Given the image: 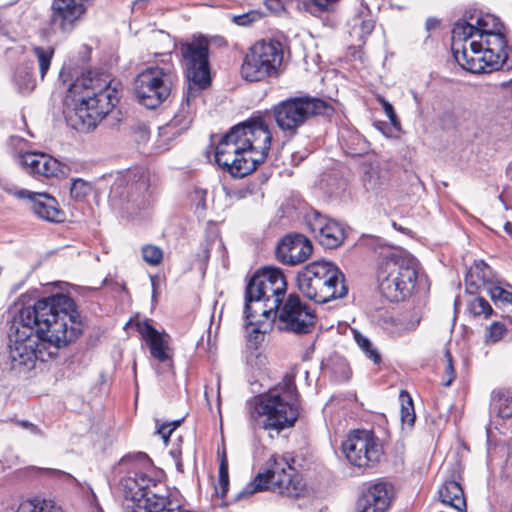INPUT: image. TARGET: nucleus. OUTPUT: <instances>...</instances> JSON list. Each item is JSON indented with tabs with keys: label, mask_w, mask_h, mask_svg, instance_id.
Here are the masks:
<instances>
[{
	"label": "nucleus",
	"mask_w": 512,
	"mask_h": 512,
	"mask_svg": "<svg viewBox=\"0 0 512 512\" xmlns=\"http://www.w3.org/2000/svg\"><path fill=\"white\" fill-rule=\"evenodd\" d=\"M117 102V90L108 76L89 71L68 84L63 112L73 129L86 133L95 129Z\"/></svg>",
	"instance_id": "nucleus-3"
},
{
	"label": "nucleus",
	"mask_w": 512,
	"mask_h": 512,
	"mask_svg": "<svg viewBox=\"0 0 512 512\" xmlns=\"http://www.w3.org/2000/svg\"><path fill=\"white\" fill-rule=\"evenodd\" d=\"M333 111V107L327 101L310 96L288 98L272 109L277 126L289 135H295L298 128L310 118L319 115L330 116Z\"/></svg>",
	"instance_id": "nucleus-9"
},
{
	"label": "nucleus",
	"mask_w": 512,
	"mask_h": 512,
	"mask_svg": "<svg viewBox=\"0 0 512 512\" xmlns=\"http://www.w3.org/2000/svg\"><path fill=\"white\" fill-rule=\"evenodd\" d=\"M180 421H175L168 424H163L158 429V434L161 435L162 439L165 443H167L170 435L172 432L176 429V427L179 425Z\"/></svg>",
	"instance_id": "nucleus-50"
},
{
	"label": "nucleus",
	"mask_w": 512,
	"mask_h": 512,
	"mask_svg": "<svg viewBox=\"0 0 512 512\" xmlns=\"http://www.w3.org/2000/svg\"><path fill=\"white\" fill-rule=\"evenodd\" d=\"M301 293L318 304L341 299L348 293L343 272L330 261H314L297 275Z\"/></svg>",
	"instance_id": "nucleus-6"
},
{
	"label": "nucleus",
	"mask_w": 512,
	"mask_h": 512,
	"mask_svg": "<svg viewBox=\"0 0 512 512\" xmlns=\"http://www.w3.org/2000/svg\"><path fill=\"white\" fill-rule=\"evenodd\" d=\"M147 0H136L133 4V9H140L144 6Z\"/></svg>",
	"instance_id": "nucleus-57"
},
{
	"label": "nucleus",
	"mask_w": 512,
	"mask_h": 512,
	"mask_svg": "<svg viewBox=\"0 0 512 512\" xmlns=\"http://www.w3.org/2000/svg\"><path fill=\"white\" fill-rule=\"evenodd\" d=\"M504 230L507 234H509L512 237V222H506L504 225Z\"/></svg>",
	"instance_id": "nucleus-59"
},
{
	"label": "nucleus",
	"mask_w": 512,
	"mask_h": 512,
	"mask_svg": "<svg viewBox=\"0 0 512 512\" xmlns=\"http://www.w3.org/2000/svg\"><path fill=\"white\" fill-rule=\"evenodd\" d=\"M40 155L41 153L36 152L19 153L17 157L18 163L25 169L27 173L34 175L36 168H38Z\"/></svg>",
	"instance_id": "nucleus-44"
},
{
	"label": "nucleus",
	"mask_w": 512,
	"mask_h": 512,
	"mask_svg": "<svg viewBox=\"0 0 512 512\" xmlns=\"http://www.w3.org/2000/svg\"><path fill=\"white\" fill-rule=\"evenodd\" d=\"M270 461L272 463L266 473H259L248 483L237 494V500L263 490H271L290 498H299L307 494L302 478L292 467L294 459L290 455L273 456Z\"/></svg>",
	"instance_id": "nucleus-7"
},
{
	"label": "nucleus",
	"mask_w": 512,
	"mask_h": 512,
	"mask_svg": "<svg viewBox=\"0 0 512 512\" xmlns=\"http://www.w3.org/2000/svg\"><path fill=\"white\" fill-rule=\"evenodd\" d=\"M282 61V44L274 39H263L249 48L243 59L240 73L246 81H262L275 75Z\"/></svg>",
	"instance_id": "nucleus-10"
},
{
	"label": "nucleus",
	"mask_w": 512,
	"mask_h": 512,
	"mask_svg": "<svg viewBox=\"0 0 512 512\" xmlns=\"http://www.w3.org/2000/svg\"><path fill=\"white\" fill-rule=\"evenodd\" d=\"M91 191V184L82 179L73 180L70 187V195L76 201H83L91 193Z\"/></svg>",
	"instance_id": "nucleus-43"
},
{
	"label": "nucleus",
	"mask_w": 512,
	"mask_h": 512,
	"mask_svg": "<svg viewBox=\"0 0 512 512\" xmlns=\"http://www.w3.org/2000/svg\"><path fill=\"white\" fill-rule=\"evenodd\" d=\"M137 331L146 343L151 357L158 362L154 366L155 372L159 375L171 372L173 349L170 345V336L165 331L155 329L149 320L137 323Z\"/></svg>",
	"instance_id": "nucleus-17"
},
{
	"label": "nucleus",
	"mask_w": 512,
	"mask_h": 512,
	"mask_svg": "<svg viewBox=\"0 0 512 512\" xmlns=\"http://www.w3.org/2000/svg\"><path fill=\"white\" fill-rule=\"evenodd\" d=\"M172 71L170 67L151 66L135 78V96L148 109H156L170 95Z\"/></svg>",
	"instance_id": "nucleus-11"
},
{
	"label": "nucleus",
	"mask_w": 512,
	"mask_h": 512,
	"mask_svg": "<svg viewBox=\"0 0 512 512\" xmlns=\"http://www.w3.org/2000/svg\"><path fill=\"white\" fill-rule=\"evenodd\" d=\"M9 192L18 199H27L31 203L32 211L39 218L55 223L64 221V212L59 208L57 200L49 194L27 189H15Z\"/></svg>",
	"instance_id": "nucleus-23"
},
{
	"label": "nucleus",
	"mask_w": 512,
	"mask_h": 512,
	"mask_svg": "<svg viewBox=\"0 0 512 512\" xmlns=\"http://www.w3.org/2000/svg\"><path fill=\"white\" fill-rule=\"evenodd\" d=\"M498 448L507 454V458H512V442L506 445H501Z\"/></svg>",
	"instance_id": "nucleus-55"
},
{
	"label": "nucleus",
	"mask_w": 512,
	"mask_h": 512,
	"mask_svg": "<svg viewBox=\"0 0 512 512\" xmlns=\"http://www.w3.org/2000/svg\"><path fill=\"white\" fill-rule=\"evenodd\" d=\"M17 512H63L53 500L34 498L23 501Z\"/></svg>",
	"instance_id": "nucleus-32"
},
{
	"label": "nucleus",
	"mask_w": 512,
	"mask_h": 512,
	"mask_svg": "<svg viewBox=\"0 0 512 512\" xmlns=\"http://www.w3.org/2000/svg\"><path fill=\"white\" fill-rule=\"evenodd\" d=\"M279 308L277 299L269 302L256 296L249 297L248 290L245 291V328L251 340L257 341L267 332L270 320L276 317Z\"/></svg>",
	"instance_id": "nucleus-18"
},
{
	"label": "nucleus",
	"mask_w": 512,
	"mask_h": 512,
	"mask_svg": "<svg viewBox=\"0 0 512 512\" xmlns=\"http://www.w3.org/2000/svg\"><path fill=\"white\" fill-rule=\"evenodd\" d=\"M82 329L75 302L67 295L55 294L22 307L11 326L10 370L31 371L37 361L55 357L59 348L75 341Z\"/></svg>",
	"instance_id": "nucleus-1"
},
{
	"label": "nucleus",
	"mask_w": 512,
	"mask_h": 512,
	"mask_svg": "<svg viewBox=\"0 0 512 512\" xmlns=\"http://www.w3.org/2000/svg\"><path fill=\"white\" fill-rule=\"evenodd\" d=\"M452 52L457 63L474 74L512 68V48L503 24L496 16L478 10L467 11L454 24Z\"/></svg>",
	"instance_id": "nucleus-2"
},
{
	"label": "nucleus",
	"mask_w": 512,
	"mask_h": 512,
	"mask_svg": "<svg viewBox=\"0 0 512 512\" xmlns=\"http://www.w3.org/2000/svg\"><path fill=\"white\" fill-rule=\"evenodd\" d=\"M61 171L60 163L55 158L41 153L38 168H36L35 176L54 177Z\"/></svg>",
	"instance_id": "nucleus-35"
},
{
	"label": "nucleus",
	"mask_w": 512,
	"mask_h": 512,
	"mask_svg": "<svg viewBox=\"0 0 512 512\" xmlns=\"http://www.w3.org/2000/svg\"><path fill=\"white\" fill-rule=\"evenodd\" d=\"M306 224L318 243L326 249L339 247L345 239L343 226L318 212L308 214Z\"/></svg>",
	"instance_id": "nucleus-21"
},
{
	"label": "nucleus",
	"mask_w": 512,
	"mask_h": 512,
	"mask_svg": "<svg viewBox=\"0 0 512 512\" xmlns=\"http://www.w3.org/2000/svg\"><path fill=\"white\" fill-rule=\"evenodd\" d=\"M506 174L510 179H512V161L507 166Z\"/></svg>",
	"instance_id": "nucleus-60"
},
{
	"label": "nucleus",
	"mask_w": 512,
	"mask_h": 512,
	"mask_svg": "<svg viewBox=\"0 0 512 512\" xmlns=\"http://www.w3.org/2000/svg\"><path fill=\"white\" fill-rule=\"evenodd\" d=\"M219 390H220V384L218 383L217 384V400H218V405L220 404V392H219Z\"/></svg>",
	"instance_id": "nucleus-62"
},
{
	"label": "nucleus",
	"mask_w": 512,
	"mask_h": 512,
	"mask_svg": "<svg viewBox=\"0 0 512 512\" xmlns=\"http://www.w3.org/2000/svg\"><path fill=\"white\" fill-rule=\"evenodd\" d=\"M69 75H70V73L67 72L65 68H63L60 71L59 77H60V79H62L63 83H66V77H68Z\"/></svg>",
	"instance_id": "nucleus-58"
},
{
	"label": "nucleus",
	"mask_w": 512,
	"mask_h": 512,
	"mask_svg": "<svg viewBox=\"0 0 512 512\" xmlns=\"http://www.w3.org/2000/svg\"><path fill=\"white\" fill-rule=\"evenodd\" d=\"M202 257H203L204 261L208 260L210 257V248H209L208 244H205V246H204Z\"/></svg>",
	"instance_id": "nucleus-56"
},
{
	"label": "nucleus",
	"mask_w": 512,
	"mask_h": 512,
	"mask_svg": "<svg viewBox=\"0 0 512 512\" xmlns=\"http://www.w3.org/2000/svg\"><path fill=\"white\" fill-rule=\"evenodd\" d=\"M369 149L368 142L359 134H352L346 142V153L351 156H360Z\"/></svg>",
	"instance_id": "nucleus-40"
},
{
	"label": "nucleus",
	"mask_w": 512,
	"mask_h": 512,
	"mask_svg": "<svg viewBox=\"0 0 512 512\" xmlns=\"http://www.w3.org/2000/svg\"><path fill=\"white\" fill-rule=\"evenodd\" d=\"M249 421L252 429L275 430L291 427L299 416L298 393L292 377L249 402Z\"/></svg>",
	"instance_id": "nucleus-4"
},
{
	"label": "nucleus",
	"mask_w": 512,
	"mask_h": 512,
	"mask_svg": "<svg viewBox=\"0 0 512 512\" xmlns=\"http://www.w3.org/2000/svg\"><path fill=\"white\" fill-rule=\"evenodd\" d=\"M354 340L358 347L363 351L365 356L370 359L374 364L379 365L382 357L378 349L372 344V342L359 331L353 330Z\"/></svg>",
	"instance_id": "nucleus-34"
},
{
	"label": "nucleus",
	"mask_w": 512,
	"mask_h": 512,
	"mask_svg": "<svg viewBox=\"0 0 512 512\" xmlns=\"http://www.w3.org/2000/svg\"><path fill=\"white\" fill-rule=\"evenodd\" d=\"M468 309L475 317H482L484 319H488L493 314L491 305L481 296L471 299L468 304Z\"/></svg>",
	"instance_id": "nucleus-38"
},
{
	"label": "nucleus",
	"mask_w": 512,
	"mask_h": 512,
	"mask_svg": "<svg viewBox=\"0 0 512 512\" xmlns=\"http://www.w3.org/2000/svg\"><path fill=\"white\" fill-rule=\"evenodd\" d=\"M311 241L302 234H288L276 248V258L284 265L295 266L305 262L312 254Z\"/></svg>",
	"instance_id": "nucleus-22"
},
{
	"label": "nucleus",
	"mask_w": 512,
	"mask_h": 512,
	"mask_svg": "<svg viewBox=\"0 0 512 512\" xmlns=\"http://www.w3.org/2000/svg\"><path fill=\"white\" fill-rule=\"evenodd\" d=\"M393 486L386 482L372 484L362 493L360 500L379 507L386 512L393 497Z\"/></svg>",
	"instance_id": "nucleus-28"
},
{
	"label": "nucleus",
	"mask_w": 512,
	"mask_h": 512,
	"mask_svg": "<svg viewBox=\"0 0 512 512\" xmlns=\"http://www.w3.org/2000/svg\"><path fill=\"white\" fill-rule=\"evenodd\" d=\"M177 467H178V469H180V467H181V463L179 461L177 462Z\"/></svg>",
	"instance_id": "nucleus-64"
},
{
	"label": "nucleus",
	"mask_w": 512,
	"mask_h": 512,
	"mask_svg": "<svg viewBox=\"0 0 512 512\" xmlns=\"http://www.w3.org/2000/svg\"><path fill=\"white\" fill-rule=\"evenodd\" d=\"M149 188L148 172L142 167H133L120 174L111 187L110 199L113 203L132 202L139 206Z\"/></svg>",
	"instance_id": "nucleus-16"
},
{
	"label": "nucleus",
	"mask_w": 512,
	"mask_h": 512,
	"mask_svg": "<svg viewBox=\"0 0 512 512\" xmlns=\"http://www.w3.org/2000/svg\"><path fill=\"white\" fill-rule=\"evenodd\" d=\"M141 253L143 260L150 266H158L163 260V250L156 245H144Z\"/></svg>",
	"instance_id": "nucleus-41"
},
{
	"label": "nucleus",
	"mask_w": 512,
	"mask_h": 512,
	"mask_svg": "<svg viewBox=\"0 0 512 512\" xmlns=\"http://www.w3.org/2000/svg\"><path fill=\"white\" fill-rule=\"evenodd\" d=\"M149 135V128L144 123H138L133 128V137L138 144H145L149 139Z\"/></svg>",
	"instance_id": "nucleus-48"
},
{
	"label": "nucleus",
	"mask_w": 512,
	"mask_h": 512,
	"mask_svg": "<svg viewBox=\"0 0 512 512\" xmlns=\"http://www.w3.org/2000/svg\"><path fill=\"white\" fill-rule=\"evenodd\" d=\"M379 102L382 105L383 111H384L385 115L387 116V118L390 120V123L392 124V126L398 129L400 127V123L398 121L397 115L394 111L392 104L389 103L384 98H380Z\"/></svg>",
	"instance_id": "nucleus-49"
},
{
	"label": "nucleus",
	"mask_w": 512,
	"mask_h": 512,
	"mask_svg": "<svg viewBox=\"0 0 512 512\" xmlns=\"http://www.w3.org/2000/svg\"><path fill=\"white\" fill-rule=\"evenodd\" d=\"M85 12L84 0H53L50 20L62 32H70Z\"/></svg>",
	"instance_id": "nucleus-24"
},
{
	"label": "nucleus",
	"mask_w": 512,
	"mask_h": 512,
	"mask_svg": "<svg viewBox=\"0 0 512 512\" xmlns=\"http://www.w3.org/2000/svg\"><path fill=\"white\" fill-rule=\"evenodd\" d=\"M493 407L499 417L503 419L512 417V392H497L493 397Z\"/></svg>",
	"instance_id": "nucleus-33"
},
{
	"label": "nucleus",
	"mask_w": 512,
	"mask_h": 512,
	"mask_svg": "<svg viewBox=\"0 0 512 512\" xmlns=\"http://www.w3.org/2000/svg\"><path fill=\"white\" fill-rule=\"evenodd\" d=\"M215 162L233 177L242 178L257 168V160L247 154L232 128L221 137L215 148Z\"/></svg>",
	"instance_id": "nucleus-12"
},
{
	"label": "nucleus",
	"mask_w": 512,
	"mask_h": 512,
	"mask_svg": "<svg viewBox=\"0 0 512 512\" xmlns=\"http://www.w3.org/2000/svg\"><path fill=\"white\" fill-rule=\"evenodd\" d=\"M229 487V474H228V462L225 453H223L220 461L218 481L215 484L216 495L220 498H224L227 494Z\"/></svg>",
	"instance_id": "nucleus-37"
},
{
	"label": "nucleus",
	"mask_w": 512,
	"mask_h": 512,
	"mask_svg": "<svg viewBox=\"0 0 512 512\" xmlns=\"http://www.w3.org/2000/svg\"><path fill=\"white\" fill-rule=\"evenodd\" d=\"M444 357H445V367H444V376H443V386L449 387L453 383V381L456 377V373L454 370L453 358H452V355L449 350H445Z\"/></svg>",
	"instance_id": "nucleus-46"
},
{
	"label": "nucleus",
	"mask_w": 512,
	"mask_h": 512,
	"mask_svg": "<svg viewBox=\"0 0 512 512\" xmlns=\"http://www.w3.org/2000/svg\"><path fill=\"white\" fill-rule=\"evenodd\" d=\"M486 292L496 305L501 307L512 306V287L509 284L496 280L494 284L488 286Z\"/></svg>",
	"instance_id": "nucleus-31"
},
{
	"label": "nucleus",
	"mask_w": 512,
	"mask_h": 512,
	"mask_svg": "<svg viewBox=\"0 0 512 512\" xmlns=\"http://www.w3.org/2000/svg\"><path fill=\"white\" fill-rule=\"evenodd\" d=\"M265 5L272 12H278L283 8L281 0H266Z\"/></svg>",
	"instance_id": "nucleus-52"
},
{
	"label": "nucleus",
	"mask_w": 512,
	"mask_h": 512,
	"mask_svg": "<svg viewBox=\"0 0 512 512\" xmlns=\"http://www.w3.org/2000/svg\"><path fill=\"white\" fill-rule=\"evenodd\" d=\"M417 275L418 261L412 255L392 253L379 266V290L391 302L402 301L415 288Z\"/></svg>",
	"instance_id": "nucleus-8"
},
{
	"label": "nucleus",
	"mask_w": 512,
	"mask_h": 512,
	"mask_svg": "<svg viewBox=\"0 0 512 512\" xmlns=\"http://www.w3.org/2000/svg\"><path fill=\"white\" fill-rule=\"evenodd\" d=\"M399 397H400V401H401L402 423H406L409 426H411L414 424V421H415V412H414L412 398L406 391H401Z\"/></svg>",
	"instance_id": "nucleus-39"
},
{
	"label": "nucleus",
	"mask_w": 512,
	"mask_h": 512,
	"mask_svg": "<svg viewBox=\"0 0 512 512\" xmlns=\"http://www.w3.org/2000/svg\"><path fill=\"white\" fill-rule=\"evenodd\" d=\"M20 425L32 434L42 435L41 430L36 425H34L28 421H22V422H20Z\"/></svg>",
	"instance_id": "nucleus-53"
},
{
	"label": "nucleus",
	"mask_w": 512,
	"mask_h": 512,
	"mask_svg": "<svg viewBox=\"0 0 512 512\" xmlns=\"http://www.w3.org/2000/svg\"><path fill=\"white\" fill-rule=\"evenodd\" d=\"M33 68L32 61H24L13 70L11 82L19 94L27 95L35 89L36 80L33 76Z\"/></svg>",
	"instance_id": "nucleus-29"
},
{
	"label": "nucleus",
	"mask_w": 512,
	"mask_h": 512,
	"mask_svg": "<svg viewBox=\"0 0 512 512\" xmlns=\"http://www.w3.org/2000/svg\"><path fill=\"white\" fill-rule=\"evenodd\" d=\"M357 512H384L379 507L369 504L367 501L358 500Z\"/></svg>",
	"instance_id": "nucleus-51"
},
{
	"label": "nucleus",
	"mask_w": 512,
	"mask_h": 512,
	"mask_svg": "<svg viewBox=\"0 0 512 512\" xmlns=\"http://www.w3.org/2000/svg\"><path fill=\"white\" fill-rule=\"evenodd\" d=\"M171 454H172V456H173L174 458H177V457L179 456L180 452L175 451V450H172V451H171Z\"/></svg>",
	"instance_id": "nucleus-63"
},
{
	"label": "nucleus",
	"mask_w": 512,
	"mask_h": 512,
	"mask_svg": "<svg viewBox=\"0 0 512 512\" xmlns=\"http://www.w3.org/2000/svg\"><path fill=\"white\" fill-rule=\"evenodd\" d=\"M179 50L186 68L188 87L179 110L165 129L184 131L192 123L201 91L210 84L208 42L202 36L194 37L191 41L181 42Z\"/></svg>",
	"instance_id": "nucleus-5"
},
{
	"label": "nucleus",
	"mask_w": 512,
	"mask_h": 512,
	"mask_svg": "<svg viewBox=\"0 0 512 512\" xmlns=\"http://www.w3.org/2000/svg\"><path fill=\"white\" fill-rule=\"evenodd\" d=\"M496 280H493L492 269L483 261L476 260L474 264L468 270L465 276V283L467 288L472 293V289L483 288L485 291L488 290L490 284H494Z\"/></svg>",
	"instance_id": "nucleus-27"
},
{
	"label": "nucleus",
	"mask_w": 512,
	"mask_h": 512,
	"mask_svg": "<svg viewBox=\"0 0 512 512\" xmlns=\"http://www.w3.org/2000/svg\"><path fill=\"white\" fill-rule=\"evenodd\" d=\"M252 160H257V166L268 155L271 146L272 133L269 124L263 117H253L248 121L233 127Z\"/></svg>",
	"instance_id": "nucleus-14"
},
{
	"label": "nucleus",
	"mask_w": 512,
	"mask_h": 512,
	"mask_svg": "<svg viewBox=\"0 0 512 512\" xmlns=\"http://www.w3.org/2000/svg\"><path fill=\"white\" fill-rule=\"evenodd\" d=\"M460 475H453L451 479H446L438 489L440 501L455 509L458 512H464L466 509V500L464 491L459 481Z\"/></svg>",
	"instance_id": "nucleus-26"
},
{
	"label": "nucleus",
	"mask_w": 512,
	"mask_h": 512,
	"mask_svg": "<svg viewBox=\"0 0 512 512\" xmlns=\"http://www.w3.org/2000/svg\"><path fill=\"white\" fill-rule=\"evenodd\" d=\"M347 460L359 468L378 463L383 454L382 446L372 431L355 430L342 443Z\"/></svg>",
	"instance_id": "nucleus-13"
},
{
	"label": "nucleus",
	"mask_w": 512,
	"mask_h": 512,
	"mask_svg": "<svg viewBox=\"0 0 512 512\" xmlns=\"http://www.w3.org/2000/svg\"><path fill=\"white\" fill-rule=\"evenodd\" d=\"M32 51L37 59L40 76L43 79L51 66V61L54 55V48L51 46H34Z\"/></svg>",
	"instance_id": "nucleus-36"
},
{
	"label": "nucleus",
	"mask_w": 512,
	"mask_h": 512,
	"mask_svg": "<svg viewBox=\"0 0 512 512\" xmlns=\"http://www.w3.org/2000/svg\"><path fill=\"white\" fill-rule=\"evenodd\" d=\"M46 470L53 473V475L57 478H64V479L72 478L71 475H69L61 470H53V469H46Z\"/></svg>",
	"instance_id": "nucleus-54"
},
{
	"label": "nucleus",
	"mask_w": 512,
	"mask_h": 512,
	"mask_svg": "<svg viewBox=\"0 0 512 512\" xmlns=\"http://www.w3.org/2000/svg\"><path fill=\"white\" fill-rule=\"evenodd\" d=\"M287 289L285 277L280 269L266 267L257 271L249 280L246 290L249 297L256 296L281 305Z\"/></svg>",
	"instance_id": "nucleus-19"
},
{
	"label": "nucleus",
	"mask_w": 512,
	"mask_h": 512,
	"mask_svg": "<svg viewBox=\"0 0 512 512\" xmlns=\"http://www.w3.org/2000/svg\"><path fill=\"white\" fill-rule=\"evenodd\" d=\"M121 484L126 500H130L135 509H144L147 512L159 508L158 503L168 491L164 489L162 493L155 480L142 473L124 478Z\"/></svg>",
	"instance_id": "nucleus-15"
},
{
	"label": "nucleus",
	"mask_w": 512,
	"mask_h": 512,
	"mask_svg": "<svg viewBox=\"0 0 512 512\" xmlns=\"http://www.w3.org/2000/svg\"><path fill=\"white\" fill-rule=\"evenodd\" d=\"M387 178L379 165L365 164L363 166L362 183L366 191L377 193L386 184Z\"/></svg>",
	"instance_id": "nucleus-30"
},
{
	"label": "nucleus",
	"mask_w": 512,
	"mask_h": 512,
	"mask_svg": "<svg viewBox=\"0 0 512 512\" xmlns=\"http://www.w3.org/2000/svg\"><path fill=\"white\" fill-rule=\"evenodd\" d=\"M279 311V327L281 330L296 334H307L315 324V315L296 294L288 296Z\"/></svg>",
	"instance_id": "nucleus-20"
},
{
	"label": "nucleus",
	"mask_w": 512,
	"mask_h": 512,
	"mask_svg": "<svg viewBox=\"0 0 512 512\" xmlns=\"http://www.w3.org/2000/svg\"><path fill=\"white\" fill-rule=\"evenodd\" d=\"M418 324H419V319H417L415 322H413V323L408 327V329L412 330V329H414Z\"/></svg>",
	"instance_id": "nucleus-61"
},
{
	"label": "nucleus",
	"mask_w": 512,
	"mask_h": 512,
	"mask_svg": "<svg viewBox=\"0 0 512 512\" xmlns=\"http://www.w3.org/2000/svg\"><path fill=\"white\" fill-rule=\"evenodd\" d=\"M261 18V14L257 11H249L247 13L241 15L233 16V22L239 26H248L251 23L259 20Z\"/></svg>",
	"instance_id": "nucleus-47"
},
{
	"label": "nucleus",
	"mask_w": 512,
	"mask_h": 512,
	"mask_svg": "<svg viewBox=\"0 0 512 512\" xmlns=\"http://www.w3.org/2000/svg\"><path fill=\"white\" fill-rule=\"evenodd\" d=\"M507 332L506 326L498 321L491 323L485 333V343L495 344L499 342Z\"/></svg>",
	"instance_id": "nucleus-45"
},
{
	"label": "nucleus",
	"mask_w": 512,
	"mask_h": 512,
	"mask_svg": "<svg viewBox=\"0 0 512 512\" xmlns=\"http://www.w3.org/2000/svg\"><path fill=\"white\" fill-rule=\"evenodd\" d=\"M340 0H309L307 4V11L314 15L318 16L322 13H328L331 12L335 5Z\"/></svg>",
	"instance_id": "nucleus-42"
},
{
	"label": "nucleus",
	"mask_w": 512,
	"mask_h": 512,
	"mask_svg": "<svg viewBox=\"0 0 512 512\" xmlns=\"http://www.w3.org/2000/svg\"><path fill=\"white\" fill-rule=\"evenodd\" d=\"M376 21L377 12L372 11L366 2L361 1L347 21L350 37L360 44H365L375 29Z\"/></svg>",
	"instance_id": "nucleus-25"
}]
</instances>
